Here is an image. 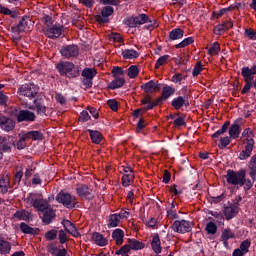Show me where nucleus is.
<instances>
[{
    "instance_id": "obj_1",
    "label": "nucleus",
    "mask_w": 256,
    "mask_h": 256,
    "mask_svg": "<svg viewBox=\"0 0 256 256\" xmlns=\"http://www.w3.org/2000/svg\"><path fill=\"white\" fill-rule=\"evenodd\" d=\"M145 23H150L149 25H147V29H150V31H153V29H155V27H157V23L156 22H152L151 20H149V16H147L146 14H140L138 16H131L125 19V24L128 27H137V25H145Z\"/></svg>"
},
{
    "instance_id": "obj_2",
    "label": "nucleus",
    "mask_w": 256,
    "mask_h": 256,
    "mask_svg": "<svg viewBox=\"0 0 256 256\" xmlns=\"http://www.w3.org/2000/svg\"><path fill=\"white\" fill-rule=\"evenodd\" d=\"M26 203L28 205H32L34 209H37V211H45V209L49 208V203L47 200L41 198L40 194L30 193L28 194L26 198Z\"/></svg>"
},
{
    "instance_id": "obj_3",
    "label": "nucleus",
    "mask_w": 256,
    "mask_h": 256,
    "mask_svg": "<svg viewBox=\"0 0 256 256\" xmlns=\"http://www.w3.org/2000/svg\"><path fill=\"white\" fill-rule=\"evenodd\" d=\"M57 69L60 75H65V77L75 78L79 73L75 71V64L73 62H60L57 65Z\"/></svg>"
},
{
    "instance_id": "obj_4",
    "label": "nucleus",
    "mask_w": 256,
    "mask_h": 256,
    "mask_svg": "<svg viewBox=\"0 0 256 256\" xmlns=\"http://www.w3.org/2000/svg\"><path fill=\"white\" fill-rule=\"evenodd\" d=\"M39 93V87L34 84H24L18 89L20 97H27L28 99H35Z\"/></svg>"
},
{
    "instance_id": "obj_5",
    "label": "nucleus",
    "mask_w": 256,
    "mask_h": 256,
    "mask_svg": "<svg viewBox=\"0 0 256 256\" xmlns=\"http://www.w3.org/2000/svg\"><path fill=\"white\" fill-rule=\"evenodd\" d=\"M56 201L64 205L67 209H73L77 203V198L69 193L60 192L56 196Z\"/></svg>"
},
{
    "instance_id": "obj_6",
    "label": "nucleus",
    "mask_w": 256,
    "mask_h": 256,
    "mask_svg": "<svg viewBox=\"0 0 256 256\" xmlns=\"http://www.w3.org/2000/svg\"><path fill=\"white\" fill-rule=\"evenodd\" d=\"M12 117H16V120L18 123H23V121H35L36 116L34 112H31L29 110H17L15 108L12 110Z\"/></svg>"
},
{
    "instance_id": "obj_7",
    "label": "nucleus",
    "mask_w": 256,
    "mask_h": 256,
    "mask_svg": "<svg viewBox=\"0 0 256 256\" xmlns=\"http://www.w3.org/2000/svg\"><path fill=\"white\" fill-rule=\"evenodd\" d=\"M171 95H175V88L172 86H164L162 88V96L157 98L155 102L148 107V109H154L157 105H163V102L167 101Z\"/></svg>"
},
{
    "instance_id": "obj_8",
    "label": "nucleus",
    "mask_w": 256,
    "mask_h": 256,
    "mask_svg": "<svg viewBox=\"0 0 256 256\" xmlns=\"http://www.w3.org/2000/svg\"><path fill=\"white\" fill-rule=\"evenodd\" d=\"M60 53L64 59H75L79 55V46L75 44L62 46Z\"/></svg>"
},
{
    "instance_id": "obj_9",
    "label": "nucleus",
    "mask_w": 256,
    "mask_h": 256,
    "mask_svg": "<svg viewBox=\"0 0 256 256\" xmlns=\"http://www.w3.org/2000/svg\"><path fill=\"white\" fill-rule=\"evenodd\" d=\"M171 229L174 233H189L191 231V223L187 220H176L171 225Z\"/></svg>"
},
{
    "instance_id": "obj_10",
    "label": "nucleus",
    "mask_w": 256,
    "mask_h": 256,
    "mask_svg": "<svg viewBox=\"0 0 256 256\" xmlns=\"http://www.w3.org/2000/svg\"><path fill=\"white\" fill-rule=\"evenodd\" d=\"M44 35L48 37L49 39H59L61 37V34L63 33V26L61 25H53L48 26L43 29Z\"/></svg>"
},
{
    "instance_id": "obj_11",
    "label": "nucleus",
    "mask_w": 256,
    "mask_h": 256,
    "mask_svg": "<svg viewBox=\"0 0 256 256\" xmlns=\"http://www.w3.org/2000/svg\"><path fill=\"white\" fill-rule=\"evenodd\" d=\"M113 13H115V10L113 9V7L111 6L103 7L100 10V14L96 16V21L100 24L109 23V17H111Z\"/></svg>"
},
{
    "instance_id": "obj_12",
    "label": "nucleus",
    "mask_w": 256,
    "mask_h": 256,
    "mask_svg": "<svg viewBox=\"0 0 256 256\" xmlns=\"http://www.w3.org/2000/svg\"><path fill=\"white\" fill-rule=\"evenodd\" d=\"M13 136H0V150L2 153H11Z\"/></svg>"
},
{
    "instance_id": "obj_13",
    "label": "nucleus",
    "mask_w": 256,
    "mask_h": 256,
    "mask_svg": "<svg viewBox=\"0 0 256 256\" xmlns=\"http://www.w3.org/2000/svg\"><path fill=\"white\" fill-rule=\"evenodd\" d=\"M239 213V203H231L224 208V215L227 221H231Z\"/></svg>"
},
{
    "instance_id": "obj_14",
    "label": "nucleus",
    "mask_w": 256,
    "mask_h": 256,
    "mask_svg": "<svg viewBox=\"0 0 256 256\" xmlns=\"http://www.w3.org/2000/svg\"><path fill=\"white\" fill-rule=\"evenodd\" d=\"M0 127L3 131L9 133V131L15 129V121L7 116H0Z\"/></svg>"
},
{
    "instance_id": "obj_15",
    "label": "nucleus",
    "mask_w": 256,
    "mask_h": 256,
    "mask_svg": "<svg viewBox=\"0 0 256 256\" xmlns=\"http://www.w3.org/2000/svg\"><path fill=\"white\" fill-rule=\"evenodd\" d=\"M76 192H77V195H79V197H83L84 199L93 198V190H91L84 184H78L76 187Z\"/></svg>"
},
{
    "instance_id": "obj_16",
    "label": "nucleus",
    "mask_w": 256,
    "mask_h": 256,
    "mask_svg": "<svg viewBox=\"0 0 256 256\" xmlns=\"http://www.w3.org/2000/svg\"><path fill=\"white\" fill-rule=\"evenodd\" d=\"M141 89L149 95L151 93H157V91L161 89V86L159 83L151 80L148 83L143 84Z\"/></svg>"
},
{
    "instance_id": "obj_17",
    "label": "nucleus",
    "mask_w": 256,
    "mask_h": 256,
    "mask_svg": "<svg viewBox=\"0 0 256 256\" xmlns=\"http://www.w3.org/2000/svg\"><path fill=\"white\" fill-rule=\"evenodd\" d=\"M30 23H31V18L25 16L21 19L17 27H12V30L17 31L18 33H23V31H29Z\"/></svg>"
},
{
    "instance_id": "obj_18",
    "label": "nucleus",
    "mask_w": 256,
    "mask_h": 256,
    "mask_svg": "<svg viewBox=\"0 0 256 256\" xmlns=\"http://www.w3.org/2000/svg\"><path fill=\"white\" fill-rule=\"evenodd\" d=\"M34 105L28 106L31 111H37L38 115H45L47 113V107L43 105L41 99H34Z\"/></svg>"
},
{
    "instance_id": "obj_19",
    "label": "nucleus",
    "mask_w": 256,
    "mask_h": 256,
    "mask_svg": "<svg viewBox=\"0 0 256 256\" xmlns=\"http://www.w3.org/2000/svg\"><path fill=\"white\" fill-rule=\"evenodd\" d=\"M171 105L176 111H179V109H181L183 106L189 107V100L187 97L178 96L172 100Z\"/></svg>"
},
{
    "instance_id": "obj_20",
    "label": "nucleus",
    "mask_w": 256,
    "mask_h": 256,
    "mask_svg": "<svg viewBox=\"0 0 256 256\" xmlns=\"http://www.w3.org/2000/svg\"><path fill=\"white\" fill-rule=\"evenodd\" d=\"M253 137H255L253 130L251 128H246L242 133L244 145H255V140L253 139Z\"/></svg>"
},
{
    "instance_id": "obj_21",
    "label": "nucleus",
    "mask_w": 256,
    "mask_h": 256,
    "mask_svg": "<svg viewBox=\"0 0 256 256\" xmlns=\"http://www.w3.org/2000/svg\"><path fill=\"white\" fill-rule=\"evenodd\" d=\"M42 213H44L42 216V221L45 223V225H49L51 221H53V219L56 217L55 211L49 206L47 209L42 211Z\"/></svg>"
},
{
    "instance_id": "obj_22",
    "label": "nucleus",
    "mask_w": 256,
    "mask_h": 256,
    "mask_svg": "<svg viewBox=\"0 0 256 256\" xmlns=\"http://www.w3.org/2000/svg\"><path fill=\"white\" fill-rule=\"evenodd\" d=\"M221 239L224 247H229V239H235V233L231 230V228H226L222 230Z\"/></svg>"
},
{
    "instance_id": "obj_23",
    "label": "nucleus",
    "mask_w": 256,
    "mask_h": 256,
    "mask_svg": "<svg viewBox=\"0 0 256 256\" xmlns=\"http://www.w3.org/2000/svg\"><path fill=\"white\" fill-rule=\"evenodd\" d=\"M241 75L244 79H248L250 81H253L254 75H256V65H253L251 68L249 67H243Z\"/></svg>"
},
{
    "instance_id": "obj_24",
    "label": "nucleus",
    "mask_w": 256,
    "mask_h": 256,
    "mask_svg": "<svg viewBox=\"0 0 256 256\" xmlns=\"http://www.w3.org/2000/svg\"><path fill=\"white\" fill-rule=\"evenodd\" d=\"M233 27V22L232 21H226L222 24H218L217 26L214 27V33L215 35H221L223 31H229V29H232Z\"/></svg>"
},
{
    "instance_id": "obj_25",
    "label": "nucleus",
    "mask_w": 256,
    "mask_h": 256,
    "mask_svg": "<svg viewBox=\"0 0 256 256\" xmlns=\"http://www.w3.org/2000/svg\"><path fill=\"white\" fill-rule=\"evenodd\" d=\"M253 147H255V145L253 144H245V149L242 150L239 154V159L240 161H245L247 159H249V157H251V153H253Z\"/></svg>"
},
{
    "instance_id": "obj_26",
    "label": "nucleus",
    "mask_w": 256,
    "mask_h": 256,
    "mask_svg": "<svg viewBox=\"0 0 256 256\" xmlns=\"http://www.w3.org/2000/svg\"><path fill=\"white\" fill-rule=\"evenodd\" d=\"M11 187V179L9 178V176H3L0 179V193H7V191H9V188Z\"/></svg>"
},
{
    "instance_id": "obj_27",
    "label": "nucleus",
    "mask_w": 256,
    "mask_h": 256,
    "mask_svg": "<svg viewBox=\"0 0 256 256\" xmlns=\"http://www.w3.org/2000/svg\"><path fill=\"white\" fill-rule=\"evenodd\" d=\"M88 133L90 135L92 143H95L96 145H99L101 141H103V134L97 130H91L88 129Z\"/></svg>"
},
{
    "instance_id": "obj_28",
    "label": "nucleus",
    "mask_w": 256,
    "mask_h": 256,
    "mask_svg": "<svg viewBox=\"0 0 256 256\" xmlns=\"http://www.w3.org/2000/svg\"><path fill=\"white\" fill-rule=\"evenodd\" d=\"M183 35H185V31L181 28H175L169 33L170 41H177L178 39H183Z\"/></svg>"
},
{
    "instance_id": "obj_29",
    "label": "nucleus",
    "mask_w": 256,
    "mask_h": 256,
    "mask_svg": "<svg viewBox=\"0 0 256 256\" xmlns=\"http://www.w3.org/2000/svg\"><path fill=\"white\" fill-rule=\"evenodd\" d=\"M92 241H94V243H96V245H99L100 247H105V245H107L108 243L106 238H104L103 235L98 232H94L92 234Z\"/></svg>"
},
{
    "instance_id": "obj_30",
    "label": "nucleus",
    "mask_w": 256,
    "mask_h": 256,
    "mask_svg": "<svg viewBox=\"0 0 256 256\" xmlns=\"http://www.w3.org/2000/svg\"><path fill=\"white\" fill-rule=\"evenodd\" d=\"M151 247L154 253H156L157 255L161 253V239L159 238V234H155L153 236Z\"/></svg>"
},
{
    "instance_id": "obj_31",
    "label": "nucleus",
    "mask_w": 256,
    "mask_h": 256,
    "mask_svg": "<svg viewBox=\"0 0 256 256\" xmlns=\"http://www.w3.org/2000/svg\"><path fill=\"white\" fill-rule=\"evenodd\" d=\"M125 237V233L121 229H116L112 232V238L116 241V245H123V238Z\"/></svg>"
},
{
    "instance_id": "obj_32",
    "label": "nucleus",
    "mask_w": 256,
    "mask_h": 256,
    "mask_svg": "<svg viewBox=\"0 0 256 256\" xmlns=\"http://www.w3.org/2000/svg\"><path fill=\"white\" fill-rule=\"evenodd\" d=\"M13 218L18 219L19 221H29V219H31V214L29 211L20 210L15 212Z\"/></svg>"
},
{
    "instance_id": "obj_33",
    "label": "nucleus",
    "mask_w": 256,
    "mask_h": 256,
    "mask_svg": "<svg viewBox=\"0 0 256 256\" xmlns=\"http://www.w3.org/2000/svg\"><path fill=\"white\" fill-rule=\"evenodd\" d=\"M26 136V139H32V141H43L44 136L43 133L41 131H30L26 134H24Z\"/></svg>"
},
{
    "instance_id": "obj_34",
    "label": "nucleus",
    "mask_w": 256,
    "mask_h": 256,
    "mask_svg": "<svg viewBox=\"0 0 256 256\" xmlns=\"http://www.w3.org/2000/svg\"><path fill=\"white\" fill-rule=\"evenodd\" d=\"M128 244L130 249H133L134 251H139L141 249H145V243L136 240V239H128Z\"/></svg>"
},
{
    "instance_id": "obj_35",
    "label": "nucleus",
    "mask_w": 256,
    "mask_h": 256,
    "mask_svg": "<svg viewBox=\"0 0 256 256\" xmlns=\"http://www.w3.org/2000/svg\"><path fill=\"white\" fill-rule=\"evenodd\" d=\"M241 133L240 126L237 123H234L229 128V136L230 139H238Z\"/></svg>"
},
{
    "instance_id": "obj_36",
    "label": "nucleus",
    "mask_w": 256,
    "mask_h": 256,
    "mask_svg": "<svg viewBox=\"0 0 256 256\" xmlns=\"http://www.w3.org/2000/svg\"><path fill=\"white\" fill-rule=\"evenodd\" d=\"M20 231L26 235H37V229L27 225L25 222L20 224Z\"/></svg>"
},
{
    "instance_id": "obj_37",
    "label": "nucleus",
    "mask_w": 256,
    "mask_h": 256,
    "mask_svg": "<svg viewBox=\"0 0 256 256\" xmlns=\"http://www.w3.org/2000/svg\"><path fill=\"white\" fill-rule=\"evenodd\" d=\"M123 59H137L139 57V52L133 49H125L122 51Z\"/></svg>"
},
{
    "instance_id": "obj_38",
    "label": "nucleus",
    "mask_w": 256,
    "mask_h": 256,
    "mask_svg": "<svg viewBox=\"0 0 256 256\" xmlns=\"http://www.w3.org/2000/svg\"><path fill=\"white\" fill-rule=\"evenodd\" d=\"M142 105H147L144 106L142 108V111H150V109L153 108H149L151 105H153V103H155V100H152L151 96L149 94L145 95L144 98L141 100Z\"/></svg>"
},
{
    "instance_id": "obj_39",
    "label": "nucleus",
    "mask_w": 256,
    "mask_h": 256,
    "mask_svg": "<svg viewBox=\"0 0 256 256\" xmlns=\"http://www.w3.org/2000/svg\"><path fill=\"white\" fill-rule=\"evenodd\" d=\"M125 85V80L123 78H115L112 82L108 84L109 89H119Z\"/></svg>"
},
{
    "instance_id": "obj_40",
    "label": "nucleus",
    "mask_w": 256,
    "mask_h": 256,
    "mask_svg": "<svg viewBox=\"0 0 256 256\" xmlns=\"http://www.w3.org/2000/svg\"><path fill=\"white\" fill-rule=\"evenodd\" d=\"M11 251V244L3 239H0V253L7 255Z\"/></svg>"
},
{
    "instance_id": "obj_41",
    "label": "nucleus",
    "mask_w": 256,
    "mask_h": 256,
    "mask_svg": "<svg viewBox=\"0 0 256 256\" xmlns=\"http://www.w3.org/2000/svg\"><path fill=\"white\" fill-rule=\"evenodd\" d=\"M121 221V218L118 214H112L109 219L108 227L109 229L117 227Z\"/></svg>"
},
{
    "instance_id": "obj_42",
    "label": "nucleus",
    "mask_w": 256,
    "mask_h": 256,
    "mask_svg": "<svg viewBox=\"0 0 256 256\" xmlns=\"http://www.w3.org/2000/svg\"><path fill=\"white\" fill-rule=\"evenodd\" d=\"M97 75V71L93 68H85L82 71V76L84 79H93Z\"/></svg>"
},
{
    "instance_id": "obj_43",
    "label": "nucleus",
    "mask_w": 256,
    "mask_h": 256,
    "mask_svg": "<svg viewBox=\"0 0 256 256\" xmlns=\"http://www.w3.org/2000/svg\"><path fill=\"white\" fill-rule=\"evenodd\" d=\"M232 9H235V6H229L227 8H223L217 12L212 13V17H215V19H219L220 17H223L226 13H229Z\"/></svg>"
},
{
    "instance_id": "obj_44",
    "label": "nucleus",
    "mask_w": 256,
    "mask_h": 256,
    "mask_svg": "<svg viewBox=\"0 0 256 256\" xmlns=\"http://www.w3.org/2000/svg\"><path fill=\"white\" fill-rule=\"evenodd\" d=\"M194 42H195V40L193 39V37H188V38L184 39L182 42L176 44L175 48L176 49H183V48L191 45Z\"/></svg>"
},
{
    "instance_id": "obj_45",
    "label": "nucleus",
    "mask_w": 256,
    "mask_h": 256,
    "mask_svg": "<svg viewBox=\"0 0 256 256\" xmlns=\"http://www.w3.org/2000/svg\"><path fill=\"white\" fill-rule=\"evenodd\" d=\"M205 231L207 235H215L217 233V224L209 222L205 227Z\"/></svg>"
},
{
    "instance_id": "obj_46",
    "label": "nucleus",
    "mask_w": 256,
    "mask_h": 256,
    "mask_svg": "<svg viewBox=\"0 0 256 256\" xmlns=\"http://www.w3.org/2000/svg\"><path fill=\"white\" fill-rule=\"evenodd\" d=\"M135 179V176L133 174H124L122 176V185L123 187H129L131 185V181Z\"/></svg>"
},
{
    "instance_id": "obj_47",
    "label": "nucleus",
    "mask_w": 256,
    "mask_h": 256,
    "mask_svg": "<svg viewBox=\"0 0 256 256\" xmlns=\"http://www.w3.org/2000/svg\"><path fill=\"white\" fill-rule=\"evenodd\" d=\"M0 13L2 15H9L10 17H12V19H15V17H17V12L11 11L9 8H7L1 4H0Z\"/></svg>"
},
{
    "instance_id": "obj_48",
    "label": "nucleus",
    "mask_w": 256,
    "mask_h": 256,
    "mask_svg": "<svg viewBox=\"0 0 256 256\" xmlns=\"http://www.w3.org/2000/svg\"><path fill=\"white\" fill-rule=\"evenodd\" d=\"M249 247H251V240L246 239L241 242L239 249L244 255H247V253H249Z\"/></svg>"
},
{
    "instance_id": "obj_49",
    "label": "nucleus",
    "mask_w": 256,
    "mask_h": 256,
    "mask_svg": "<svg viewBox=\"0 0 256 256\" xmlns=\"http://www.w3.org/2000/svg\"><path fill=\"white\" fill-rule=\"evenodd\" d=\"M219 51H221V46L219 42H215L212 47L208 50V55H219Z\"/></svg>"
},
{
    "instance_id": "obj_50",
    "label": "nucleus",
    "mask_w": 256,
    "mask_h": 256,
    "mask_svg": "<svg viewBox=\"0 0 256 256\" xmlns=\"http://www.w3.org/2000/svg\"><path fill=\"white\" fill-rule=\"evenodd\" d=\"M137 75H139V68L135 65L130 66L128 69V77H130V79H135Z\"/></svg>"
},
{
    "instance_id": "obj_51",
    "label": "nucleus",
    "mask_w": 256,
    "mask_h": 256,
    "mask_svg": "<svg viewBox=\"0 0 256 256\" xmlns=\"http://www.w3.org/2000/svg\"><path fill=\"white\" fill-rule=\"evenodd\" d=\"M58 239L61 245H64V243H67V241H69V236L67 235V231L60 230L58 234Z\"/></svg>"
},
{
    "instance_id": "obj_52",
    "label": "nucleus",
    "mask_w": 256,
    "mask_h": 256,
    "mask_svg": "<svg viewBox=\"0 0 256 256\" xmlns=\"http://www.w3.org/2000/svg\"><path fill=\"white\" fill-rule=\"evenodd\" d=\"M244 35H245V37H248V39H251L252 41H256V31L255 30H253L251 28L245 29Z\"/></svg>"
},
{
    "instance_id": "obj_53",
    "label": "nucleus",
    "mask_w": 256,
    "mask_h": 256,
    "mask_svg": "<svg viewBox=\"0 0 256 256\" xmlns=\"http://www.w3.org/2000/svg\"><path fill=\"white\" fill-rule=\"evenodd\" d=\"M245 81V85L241 91L242 95H245V93H249V91L251 90V87H253V84L251 83L252 80H249L247 78H244Z\"/></svg>"
},
{
    "instance_id": "obj_54",
    "label": "nucleus",
    "mask_w": 256,
    "mask_h": 256,
    "mask_svg": "<svg viewBox=\"0 0 256 256\" xmlns=\"http://www.w3.org/2000/svg\"><path fill=\"white\" fill-rule=\"evenodd\" d=\"M45 239H47V241H55V239H57V230H50L46 232Z\"/></svg>"
},
{
    "instance_id": "obj_55",
    "label": "nucleus",
    "mask_w": 256,
    "mask_h": 256,
    "mask_svg": "<svg viewBox=\"0 0 256 256\" xmlns=\"http://www.w3.org/2000/svg\"><path fill=\"white\" fill-rule=\"evenodd\" d=\"M231 143V136H226L220 139L219 149H225Z\"/></svg>"
},
{
    "instance_id": "obj_56",
    "label": "nucleus",
    "mask_w": 256,
    "mask_h": 256,
    "mask_svg": "<svg viewBox=\"0 0 256 256\" xmlns=\"http://www.w3.org/2000/svg\"><path fill=\"white\" fill-rule=\"evenodd\" d=\"M169 59V55H164V56H161L156 64H155V69H159V67H161L162 65H165V63H167V60Z\"/></svg>"
},
{
    "instance_id": "obj_57",
    "label": "nucleus",
    "mask_w": 256,
    "mask_h": 256,
    "mask_svg": "<svg viewBox=\"0 0 256 256\" xmlns=\"http://www.w3.org/2000/svg\"><path fill=\"white\" fill-rule=\"evenodd\" d=\"M25 141L27 140V136H25V134L20 138V140L16 143V147L17 149H25V147L27 146L25 144Z\"/></svg>"
},
{
    "instance_id": "obj_58",
    "label": "nucleus",
    "mask_w": 256,
    "mask_h": 256,
    "mask_svg": "<svg viewBox=\"0 0 256 256\" xmlns=\"http://www.w3.org/2000/svg\"><path fill=\"white\" fill-rule=\"evenodd\" d=\"M66 233H69L70 235H72V237H81V233L77 231V227H75V224L69 230H66Z\"/></svg>"
},
{
    "instance_id": "obj_59",
    "label": "nucleus",
    "mask_w": 256,
    "mask_h": 256,
    "mask_svg": "<svg viewBox=\"0 0 256 256\" xmlns=\"http://www.w3.org/2000/svg\"><path fill=\"white\" fill-rule=\"evenodd\" d=\"M101 5H114L117 7L121 2L119 0H98Z\"/></svg>"
},
{
    "instance_id": "obj_60",
    "label": "nucleus",
    "mask_w": 256,
    "mask_h": 256,
    "mask_svg": "<svg viewBox=\"0 0 256 256\" xmlns=\"http://www.w3.org/2000/svg\"><path fill=\"white\" fill-rule=\"evenodd\" d=\"M201 71H203V66H201V62H197L192 72L193 77H197Z\"/></svg>"
},
{
    "instance_id": "obj_61",
    "label": "nucleus",
    "mask_w": 256,
    "mask_h": 256,
    "mask_svg": "<svg viewBox=\"0 0 256 256\" xmlns=\"http://www.w3.org/2000/svg\"><path fill=\"white\" fill-rule=\"evenodd\" d=\"M107 105L112 111H117L119 109V106L117 105V100L115 99L108 100Z\"/></svg>"
},
{
    "instance_id": "obj_62",
    "label": "nucleus",
    "mask_w": 256,
    "mask_h": 256,
    "mask_svg": "<svg viewBox=\"0 0 256 256\" xmlns=\"http://www.w3.org/2000/svg\"><path fill=\"white\" fill-rule=\"evenodd\" d=\"M131 250V246H129V243L122 246L119 250L116 251V255H121L123 253H129Z\"/></svg>"
},
{
    "instance_id": "obj_63",
    "label": "nucleus",
    "mask_w": 256,
    "mask_h": 256,
    "mask_svg": "<svg viewBox=\"0 0 256 256\" xmlns=\"http://www.w3.org/2000/svg\"><path fill=\"white\" fill-rule=\"evenodd\" d=\"M91 120V116H89V112L82 111L80 114V121L87 122Z\"/></svg>"
},
{
    "instance_id": "obj_64",
    "label": "nucleus",
    "mask_w": 256,
    "mask_h": 256,
    "mask_svg": "<svg viewBox=\"0 0 256 256\" xmlns=\"http://www.w3.org/2000/svg\"><path fill=\"white\" fill-rule=\"evenodd\" d=\"M112 74H113L114 77H117L119 75H123V68H121V67H114L112 69Z\"/></svg>"
}]
</instances>
